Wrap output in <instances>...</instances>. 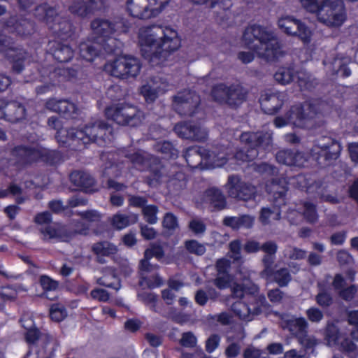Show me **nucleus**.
<instances>
[{
  "mask_svg": "<svg viewBox=\"0 0 358 358\" xmlns=\"http://www.w3.org/2000/svg\"><path fill=\"white\" fill-rule=\"evenodd\" d=\"M141 46L143 57L152 66H157L179 48L180 40L177 31L169 27H153L141 35Z\"/></svg>",
  "mask_w": 358,
  "mask_h": 358,
  "instance_id": "f257e3e1",
  "label": "nucleus"
},
{
  "mask_svg": "<svg viewBox=\"0 0 358 358\" xmlns=\"http://www.w3.org/2000/svg\"><path fill=\"white\" fill-rule=\"evenodd\" d=\"M242 45L253 52H239L238 59L245 64L254 59L255 53L267 61H273L282 55L275 34L258 25L249 26L245 29L242 38Z\"/></svg>",
  "mask_w": 358,
  "mask_h": 358,
  "instance_id": "f03ea898",
  "label": "nucleus"
},
{
  "mask_svg": "<svg viewBox=\"0 0 358 358\" xmlns=\"http://www.w3.org/2000/svg\"><path fill=\"white\" fill-rule=\"evenodd\" d=\"M243 285L244 288L240 285H233V296L227 301L232 303L231 310L241 320H250L252 315L263 311L266 299L256 295L258 288L250 280H245Z\"/></svg>",
  "mask_w": 358,
  "mask_h": 358,
  "instance_id": "7ed1b4c3",
  "label": "nucleus"
},
{
  "mask_svg": "<svg viewBox=\"0 0 358 358\" xmlns=\"http://www.w3.org/2000/svg\"><path fill=\"white\" fill-rule=\"evenodd\" d=\"M308 11L317 13L318 20L327 26H341L345 20L341 1L333 3L330 0H300Z\"/></svg>",
  "mask_w": 358,
  "mask_h": 358,
  "instance_id": "20e7f679",
  "label": "nucleus"
},
{
  "mask_svg": "<svg viewBox=\"0 0 358 358\" xmlns=\"http://www.w3.org/2000/svg\"><path fill=\"white\" fill-rule=\"evenodd\" d=\"M78 136L83 147L91 143L102 145L111 141L112 127L104 120H94L78 129Z\"/></svg>",
  "mask_w": 358,
  "mask_h": 358,
  "instance_id": "39448f33",
  "label": "nucleus"
},
{
  "mask_svg": "<svg viewBox=\"0 0 358 358\" xmlns=\"http://www.w3.org/2000/svg\"><path fill=\"white\" fill-rule=\"evenodd\" d=\"M241 140L248 147L238 152L236 157L242 161H251L257 157L259 150H269L271 134L268 132L264 134L245 132L241 135Z\"/></svg>",
  "mask_w": 358,
  "mask_h": 358,
  "instance_id": "423d86ee",
  "label": "nucleus"
},
{
  "mask_svg": "<svg viewBox=\"0 0 358 358\" xmlns=\"http://www.w3.org/2000/svg\"><path fill=\"white\" fill-rule=\"evenodd\" d=\"M106 116L120 125L137 127L144 118L143 113L136 107L129 104H117L106 109Z\"/></svg>",
  "mask_w": 358,
  "mask_h": 358,
  "instance_id": "0eeeda50",
  "label": "nucleus"
},
{
  "mask_svg": "<svg viewBox=\"0 0 358 358\" xmlns=\"http://www.w3.org/2000/svg\"><path fill=\"white\" fill-rule=\"evenodd\" d=\"M120 25L108 20L97 18L91 22V29L95 35L94 38L103 44L107 54L113 52L117 48L118 42L113 37Z\"/></svg>",
  "mask_w": 358,
  "mask_h": 358,
  "instance_id": "6e6552de",
  "label": "nucleus"
},
{
  "mask_svg": "<svg viewBox=\"0 0 358 358\" xmlns=\"http://www.w3.org/2000/svg\"><path fill=\"white\" fill-rule=\"evenodd\" d=\"M150 175L146 178V182L150 186H155L159 182L166 180L170 185H176V181L178 186L182 187L185 185V175L182 172L175 171V174H171L167 167L162 164L156 157H151L148 164Z\"/></svg>",
  "mask_w": 358,
  "mask_h": 358,
  "instance_id": "1a4fd4ad",
  "label": "nucleus"
},
{
  "mask_svg": "<svg viewBox=\"0 0 358 358\" xmlns=\"http://www.w3.org/2000/svg\"><path fill=\"white\" fill-rule=\"evenodd\" d=\"M185 158L189 166L195 169L199 167L203 158L214 166L224 165V153L222 148L213 147L210 150H206L198 147H192L187 149Z\"/></svg>",
  "mask_w": 358,
  "mask_h": 358,
  "instance_id": "9d476101",
  "label": "nucleus"
},
{
  "mask_svg": "<svg viewBox=\"0 0 358 358\" xmlns=\"http://www.w3.org/2000/svg\"><path fill=\"white\" fill-rule=\"evenodd\" d=\"M315 115L313 106L305 103L303 106H294L291 108L286 115V119L278 117L275 119L274 124L277 128H281L291 124L298 127H310L309 122Z\"/></svg>",
  "mask_w": 358,
  "mask_h": 358,
  "instance_id": "9b49d317",
  "label": "nucleus"
},
{
  "mask_svg": "<svg viewBox=\"0 0 358 358\" xmlns=\"http://www.w3.org/2000/svg\"><path fill=\"white\" fill-rule=\"evenodd\" d=\"M170 0H127L129 13L140 19H150L157 16Z\"/></svg>",
  "mask_w": 358,
  "mask_h": 358,
  "instance_id": "f8f14e48",
  "label": "nucleus"
},
{
  "mask_svg": "<svg viewBox=\"0 0 358 358\" xmlns=\"http://www.w3.org/2000/svg\"><path fill=\"white\" fill-rule=\"evenodd\" d=\"M48 151L38 145H17L10 151L11 160L22 169L31 165L44 157Z\"/></svg>",
  "mask_w": 358,
  "mask_h": 358,
  "instance_id": "ddd939ff",
  "label": "nucleus"
},
{
  "mask_svg": "<svg viewBox=\"0 0 358 358\" xmlns=\"http://www.w3.org/2000/svg\"><path fill=\"white\" fill-rule=\"evenodd\" d=\"M281 326L287 329L292 334L299 338V342L306 348L317 344L314 337L306 334L308 323L303 317H294L289 315L281 316Z\"/></svg>",
  "mask_w": 358,
  "mask_h": 358,
  "instance_id": "4468645a",
  "label": "nucleus"
},
{
  "mask_svg": "<svg viewBox=\"0 0 358 358\" xmlns=\"http://www.w3.org/2000/svg\"><path fill=\"white\" fill-rule=\"evenodd\" d=\"M269 193L273 194L274 198V206L273 209L264 208L262 210L260 220L264 224H269L273 220H278L280 213L281 205H285V193L286 192L285 187H281L278 184L273 182L271 187H267Z\"/></svg>",
  "mask_w": 358,
  "mask_h": 358,
  "instance_id": "2eb2a0df",
  "label": "nucleus"
},
{
  "mask_svg": "<svg viewBox=\"0 0 358 358\" xmlns=\"http://www.w3.org/2000/svg\"><path fill=\"white\" fill-rule=\"evenodd\" d=\"M176 111L182 116H192L198 110L200 96L192 90L179 92L173 98Z\"/></svg>",
  "mask_w": 358,
  "mask_h": 358,
  "instance_id": "dca6fc26",
  "label": "nucleus"
},
{
  "mask_svg": "<svg viewBox=\"0 0 358 358\" xmlns=\"http://www.w3.org/2000/svg\"><path fill=\"white\" fill-rule=\"evenodd\" d=\"M325 341L329 346H336L347 352L352 358H357L358 351L356 345L338 332L334 324H329L326 329Z\"/></svg>",
  "mask_w": 358,
  "mask_h": 358,
  "instance_id": "f3484780",
  "label": "nucleus"
},
{
  "mask_svg": "<svg viewBox=\"0 0 358 358\" xmlns=\"http://www.w3.org/2000/svg\"><path fill=\"white\" fill-rule=\"evenodd\" d=\"M26 116L24 106L17 101H8L0 99V118H5L9 122H17Z\"/></svg>",
  "mask_w": 358,
  "mask_h": 358,
  "instance_id": "a211bd4d",
  "label": "nucleus"
},
{
  "mask_svg": "<svg viewBox=\"0 0 358 358\" xmlns=\"http://www.w3.org/2000/svg\"><path fill=\"white\" fill-rule=\"evenodd\" d=\"M174 131L182 138L203 141L208 136L207 131L200 124L192 122H180L175 125Z\"/></svg>",
  "mask_w": 358,
  "mask_h": 358,
  "instance_id": "6ab92c4d",
  "label": "nucleus"
},
{
  "mask_svg": "<svg viewBox=\"0 0 358 358\" xmlns=\"http://www.w3.org/2000/svg\"><path fill=\"white\" fill-rule=\"evenodd\" d=\"M313 147L311 155L316 161L324 157V160L336 159L340 152V145L329 138H324Z\"/></svg>",
  "mask_w": 358,
  "mask_h": 358,
  "instance_id": "aec40b11",
  "label": "nucleus"
},
{
  "mask_svg": "<svg viewBox=\"0 0 358 358\" xmlns=\"http://www.w3.org/2000/svg\"><path fill=\"white\" fill-rule=\"evenodd\" d=\"M6 25L11 32L22 36L30 35L34 31V22L22 15L10 17Z\"/></svg>",
  "mask_w": 358,
  "mask_h": 358,
  "instance_id": "412c9836",
  "label": "nucleus"
},
{
  "mask_svg": "<svg viewBox=\"0 0 358 358\" xmlns=\"http://www.w3.org/2000/svg\"><path fill=\"white\" fill-rule=\"evenodd\" d=\"M45 108L68 117H75L74 115L78 113L77 106L66 99H50L45 103Z\"/></svg>",
  "mask_w": 358,
  "mask_h": 358,
  "instance_id": "4be33fe9",
  "label": "nucleus"
},
{
  "mask_svg": "<svg viewBox=\"0 0 358 358\" xmlns=\"http://www.w3.org/2000/svg\"><path fill=\"white\" fill-rule=\"evenodd\" d=\"M34 15L38 21L45 23L47 27L49 28L56 21L59 15L55 6H50L45 2L35 7Z\"/></svg>",
  "mask_w": 358,
  "mask_h": 358,
  "instance_id": "5701e85b",
  "label": "nucleus"
},
{
  "mask_svg": "<svg viewBox=\"0 0 358 358\" xmlns=\"http://www.w3.org/2000/svg\"><path fill=\"white\" fill-rule=\"evenodd\" d=\"M202 201L211 211H220L224 208V195L222 189L210 187L203 194Z\"/></svg>",
  "mask_w": 358,
  "mask_h": 358,
  "instance_id": "b1692460",
  "label": "nucleus"
},
{
  "mask_svg": "<svg viewBox=\"0 0 358 358\" xmlns=\"http://www.w3.org/2000/svg\"><path fill=\"white\" fill-rule=\"evenodd\" d=\"M80 56L88 62H92L94 58L105 52L103 44L94 38L82 42L79 45Z\"/></svg>",
  "mask_w": 358,
  "mask_h": 358,
  "instance_id": "393cba45",
  "label": "nucleus"
},
{
  "mask_svg": "<svg viewBox=\"0 0 358 358\" xmlns=\"http://www.w3.org/2000/svg\"><path fill=\"white\" fill-rule=\"evenodd\" d=\"M265 269L262 271L263 278L268 280H274L280 286H286L291 280V276L285 268L278 270L273 273L271 268L272 260H269L267 257L263 259Z\"/></svg>",
  "mask_w": 358,
  "mask_h": 358,
  "instance_id": "a878e982",
  "label": "nucleus"
},
{
  "mask_svg": "<svg viewBox=\"0 0 358 358\" xmlns=\"http://www.w3.org/2000/svg\"><path fill=\"white\" fill-rule=\"evenodd\" d=\"M78 129L75 128L59 129L57 131L55 138L59 143L66 147H71L73 149L81 150L79 145H82L80 136H78Z\"/></svg>",
  "mask_w": 358,
  "mask_h": 358,
  "instance_id": "bb28decb",
  "label": "nucleus"
},
{
  "mask_svg": "<svg viewBox=\"0 0 358 358\" xmlns=\"http://www.w3.org/2000/svg\"><path fill=\"white\" fill-rule=\"evenodd\" d=\"M39 231L43 241H48L52 239H57L62 241H68L69 236L66 231V227L57 223H52L49 225L39 227Z\"/></svg>",
  "mask_w": 358,
  "mask_h": 358,
  "instance_id": "cd10ccee",
  "label": "nucleus"
},
{
  "mask_svg": "<svg viewBox=\"0 0 358 358\" xmlns=\"http://www.w3.org/2000/svg\"><path fill=\"white\" fill-rule=\"evenodd\" d=\"M284 94L282 93H265L261 96L260 103L262 109L267 113H273L278 111L283 103Z\"/></svg>",
  "mask_w": 358,
  "mask_h": 358,
  "instance_id": "c85d7f7f",
  "label": "nucleus"
},
{
  "mask_svg": "<svg viewBox=\"0 0 358 358\" xmlns=\"http://www.w3.org/2000/svg\"><path fill=\"white\" fill-rule=\"evenodd\" d=\"M71 182L85 192H92L94 191L95 180L88 173L82 171H74L70 176Z\"/></svg>",
  "mask_w": 358,
  "mask_h": 358,
  "instance_id": "c756f323",
  "label": "nucleus"
},
{
  "mask_svg": "<svg viewBox=\"0 0 358 358\" xmlns=\"http://www.w3.org/2000/svg\"><path fill=\"white\" fill-rule=\"evenodd\" d=\"M92 250L96 255V262L100 264H105L104 257L115 255L118 249L115 245L108 241H100L92 245Z\"/></svg>",
  "mask_w": 358,
  "mask_h": 358,
  "instance_id": "7c9ffc66",
  "label": "nucleus"
},
{
  "mask_svg": "<svg viewBox=\"0 0 358 358\" xmlns=\"http://www.w3.org/2000/svg\"><path fill=\"white\" fill-rule=\"evenodd\" d=\"M276 159L279 163L288 166H302L306 162V159L301 152L281 150L276 155Z\"/></svg>",
  "mask_w": 358,
  "mask_h": 358,
  "instance_id": "2f4dec72",
  "label": "nucleus"
},
{
  "mask_svg": "<svg viewBox=\"0 0 358 358\" xmlns=\"http://www.w3.org/2000/svg\"><path fill=\"white\" fill-rule=\"evenodd\" d=\"M50 50L55 59L61 63L69 62L74 55L71 46L59 42L53 43Z\"/></svg>",
  "mask_w": 358,
  "mask_h": 358,
  "instance_id": "473e14b6",
  "label": "nucleus"
},
{
  "mask_svg": "<svg viewBox=\"0 0 358 358\" xmlns=\"http://www.w3.org/2000/svg\"><path fill=\"white\" fill-rule=\"evenodd\" d=\"M54 34L62 38L71 36L73 33L72 23L64 18L58 16L56 21L48 28Z\"/></svg>",
  "mask_w": 358,
  "mask_h": 358,
  "instance_id": "72a5a7b5",
  "label": "nucleus"
},
{
  "mask_svg": "<svg viewBox=\"0 0 358 358\" xmlns=\"http://www.w3.org/2000/svg\"><path fill=\"white\" fill-rule=\"evenodd\" d=\"M300 22L301 20L292 16L285 15L279 18L278 25V27L286 34L295 36Z\"/></svg>",
  "mask_w": 358,
  "mask_h": 358,
  "instance_id": "f704fd0d",
  "label": "nucleus"
},
{
  "mask_svg": "<svg viewBox=\"0 0 358 358\" xmlns=\"http://www.w3.org/2000/svg\"><path fill=\"white\" fill-rule=\"evenodd\" d=\"M245 97V92L239 85L229 87L225 91V103L230 106H238L241 104Z\"/></svg>",
  "mask_w": 358,
  "mask_h": 358,
  "instance_id": "c9c22d12",
  "label": "nucleus"
},
{
  "mask_svg": "<svg viewBox=\"0 0 358 358\" xmlns=\"http://www.w3.org/2000/svg\"><path fill=\"white\" fill-rule=\"evenodd\" d=\"M120 57L105 64L104 70L110 76L118 78H127V71L124 68Z\"/></svg>",
  "mask_w": 358,
  "mask_h": 358,
  "instance_id": "e433bc0d",
  "label": "nucleus"
},
{
  "mask_svg": "<svg viewBox=\"0 0 358 358\" xmlns=\"http://www.w3.org/2000/svg\"><path fill=\"white\" fill-rule=\"evenodd\" d=\"M125 71H127V77H136L141 69V64L138 59L134 57L124 55L120 57Z\"/></svg>",
  "mask_w": 358,
  "mask_h": 358,
  "instance_id": "4c0bfd02",
  "label": "nucleus"
},
{
  "mask_svg": "<svg viewBox=\"0 0 358 358\" xmlns=\"http://www.w3.org/2000/svg\"><path fill=\"white\" fill-rule=\"evenodd\" d=\"M137 220L138 215L136 214H116L113 217L112 224L117 229H122L136 223Z\"/></svg>",
  "mask_w": 358,
  "mask_h": 358,
  "instance_id": "58836bf2",
  "label": "nucleus"
},
{
  "mask_svg": "<svg viewBox=\"0 0 358 358\" xmlns=\"http://www.w3.org/2000/svg\"><path fill=\"white\" fill-rule=\"evenodd\" d=\"M155 149L157 152L163 154L166 158H175L178 153L173 145L169 141L157 143L155 145Z\"/></svg>",
  "mask_w": 358,
  "mask_h": 358,
  "instance_id": "ea45409f",
  "label": "nucleus"
},
{
  "mask_svg": "<svg viewBox=\"0 0 358 358\" xmlns=\"http://www.w3.org/2000/svg\"><path fill=\"white\" fill-rule=\"evenodd\" d=\"M29 62V55L24 50H20L15 55H13V70L17 73H20L24 69L26 64Z\"/></svg>",
  "mask_w": 358,
  "mask_h": 358,
  "instance_id": "a19ab883",
  "label": "nucleus"
},
{
  "mask_svg": "<svg viewBox=\"0 0 358 358\" xmlns=\"http://www.w3.org/2000/svg\"><path fill=\"white\" fill-rule=\"evenodd\" d=\"M295 36H297L303 43L308 44L314 40L315 34L310 28L301 21Z\"/></svg>",
  "mask_w": 358,
  "mask_h": 358,
  "instance_id": "79ce46f5",
  "label": "nucleus"
},
{
  "mask_svg": "<svg viewBox=\"0 0 358 358\" xmlns=\"http://www.w3.org/2000/svg\"><path fill=\"white\" fill-rule=\"evenodd\" d=\"M355 275V272L352 269L346 272L345 278L341 274H337L333 281L334 288L340 292L348 285V281L352 282L354 280Z\"/></svg>",
  "mask_w": 358,
  "mask_h": 358,
  "instance_id": "37998d69",
  "label": "nucleus"
},
{
  "mask_svg": "<svg viewBox=\"0 0 358 358\" xmlns=\"http://www.w3.org/2000/svg\"><path fill=\"white\" fill-rule=\"evenodd\" d=\"M298 210L300 211V213L303 215L304 217L310 222H314L317 219L315 206L308 202H305L301 204L298 208Z\"/></svg>",
  "mask_w": 358,
  "mask_h": 358,
  "instance_id": "c03bdc74",
  "label": "nucleus"
},
{
  "mask_svg": "<svg viewBox=\"0 0 358 358\" xmlns=\"http://www.w3.org/2000/svg\"><path fill=\"white\" fill-rule=\"evenodd\" d=\"M274 78L281 85L289 84L293 79V71L289 68H280L275 73Z\"/></svg>",
  "mask_w": 358,
  "mask_h": 358,
  "instance_id": "a18cd8bd",
  "label": "nucleus"
},
{
  "mask_svg": "<svg viewBox=\"0 0 358 358\" xmlns=\"http://www.w3.org/2000/svg\"><path fill=\"white\" fill-rule=\"evenodd\" d=\"M150 258H146L144 255L143 259L140 262L139 270L142 279L146 278L149 273L156 271L159 266L150 262Z\"/></svg>",
  "mask_w": 358,
  "mask_h": 358,
  "instance_id": "49530a36",
  "label": "nucleus"
},
{
  "mask_svg": "<svg viewBox=\"0 0 358 358\" xmlns=\"http://www.w3.org/2000/svg\"><path fill=\"white\" fill-rule=\"evenodd\" d=\"M88 227L81 221L73 222L69 227H66V231L69 234L68 241L76 234H85Z\"/></svg>",
  "mask_w": 358,
  "mask_h": 358,
  "instance_id": "de8ad7c7",
  "label": "nucleus"
},
{
  "mask_svg": "<svg viewBox=\"0 0 358 358\" xmlns=\"http://www.w3.org/2000/svg\"><path fill=\"white\" fill-rule=\"evenodd\" d=\"M158 207L155 205H147L142 209V213L147 222L153 224L157 223Z\"/></svg>",
  "mask_w": 358,
  "mask_h": 358,
  "instance_id": "09e8293b",
  "label": "nucleus"
},
{
  "mask_svg": "<svg viewBox=\"0 0 358 358\" xmlns=\"http://www.w3.org/2000/svg\"><path fill=\"white\" fill-rule=\"evenodd\" d=\"M25 339L28 343L34 344L38 339L43 340L46 343L50 339V338L46 334H41L37 328L34 327L32 329H29L27 331L25 334Z\"/></svg>",
  "mask_w": 358,
  "mask_h": 358,
  "instance_id": "8fccbe9b",
  "label": "nucleus"
},
{
  "mask_svg": "<svg viewBox=\"0 0 358 358\" xmlns=\"http://www.w3.org/2000/svg\"><path fill=\"white\" fill-rule=\"evenodd\" d=\"M152 156L149 155H144L139 152H132L127 154V157L131 163L135 165L148 166L150 162V158Z\"/></svg>",
  "mask_w": 358,
  "mask_h": 358,
  "instance_id": "3c124183",
  "label": "nucleus"
},
{
  "mask_svg": "<svg viewBox=\"0 0 358 358\" xmlns=\"http://www.w3.org/2000/svg\"><path fill=\"white\" fill-rule=\"evenodd\" d=\"M140 92L144 96L145 101L150 103L157 98L159 94L152 83L143 85L140 89Z\"/></svg>",
  "mask_w": 358,
  "mask_h": 358,
  "instance_id": "603ef678",
  "label": "nucleus"
},
{
  "mask_svg": "<svg viewBox=\"0 0 358 358\" xmlns=\"http://www.w3.org/2000/svg\"><path fill=\"white\" fill-rule=\"evenodd\" d=\"M185 246L189 253L196 255H202L206 252L205 246L195 240L185 241Z\"/></svg>",
  "mask_w": 358,
  "mask_h": 358,
  "instance_id": "864d4df0",
  "label": "nucleus"
},
{
  "mask_svg": "<svg viewBox=\"0 0 358 358\" xmlns=\"http://www.w3.org/2000/svg\"><path fill=\"white\" fill-rule=\"evenodd\" d=\"M40 283L45 291L43 294L45 296L46 298L52 299V298H50L48 295V292L56 290L58 287L57 282L53 280L52 279L46 275H43L41 277Z\"/></svg>",
  "mask_w": 358,
  "mask_h": 358,
  "instance_id": "5fc2aeb1",
  "label": "nucleus"
},
{
  "mask_svg": "<svg viewBox=\"0 0 358 358\" xmlns=\"http://www.w3.org/2000/svg\"><path fill=\"white\" fill-rule=\"evenodd\" d=\"M236 196L242 200H250L252 198L256 199L255 188L251 185H244L241 187Z\"/></svg>",
  "mask_w": 358,
  "mask_h": 358,
  "instance_id": "6e6d98bb",
  "label": "nucleus"
},
{
  "mask_svg": "<svg viewBox=\"0 0 358 358\" xmlns=\"http://www.w3.org/2000/svg\"><path fill=\"white\" fill-rule=\"evenodd\" d=\"M144 255L146 258L151 259L154 257L157 259H161L164 256V251L160 245L152 244L145 250Z\"/></svg>",
  "mask_w": 358,
  "mask_h": 358,
  "instance_id": "4d7b16f0",
  "label": "nucleus"
},
{
  "mask_svg": "<svg viewBox=\"0 0 358 358\" xmlns=\"http://www.w3.org/2000/svg\"><path fill=\"white\" fill-rule=\"evenodd\" d=\"M162 224L165 229L170 231L175 230L178 227L177 217L171 213L165 214Z\"/></svg>",
  "mask_w": 358,
  "mask_h": 358,
  "instance_id": "13d9d810",
  "label": "nucleus"
},
{
  "mask_svg": "<svg viewBox=\"0 0 358 358\" xmlns=\"http://www.w3.org/2000/svg\"><path fill=\"white\" fill-rule=\"evenodd\" d=\"M180 344L185 348H194L196 345V338L190 331L185 332L182 334Z\"/></svg>",
  "mask_w": 358,
  "mask_h": 358,
  "instance_id": "bf43d9fd",
  "label": "nucleus"
},
{
  "mask_svg": "<svg viewBox=\"0 0 358 358\" xmlns=\"http://www.w3.org/2000/svg\"><path fill=\"white\" fill-rule=\"evenodd\" d=\"M34 222L40 226V227H43L47 225L52 224V215L48 212L45 211L43 213H38L34 217Z\"/></svg>",
  "mask_w": 358,
  "mask_h": 358,
  "instance_id": "052dcab7",
  "label": "nucleus"
},
{
  "mask_svg": "<svg viewBox=\"0 0 358 358\" xmlns=\"http://www.w3.org/2000/svg\"><path fill=\"white\" fill-rule=\"evenodd\" d=\"M218 277L214 280V284L219 289H222L224 287V259H220L216 264Z\"/></svg>",
  "mask_w": 358,
  "mask_h": 358,
  "instance_id": "680f3d73",
  "label": "nucleus"
},
{
  "mask_svg": "<svg viewBox=\"0 0 358 358\" xmlns=\"http://www.w3.org/2000/svg\"><path fill=\"white\" fill-rule=\"evenodd\" d=\"M152 85L157 90L158 93L165 92L169 86V83L165 78L161 77H155L151 80Z\"/></svg>",
  "mask_w": 358,
  "mask_h": 358,
  "instance_id": "e2e57ef3",
  "label": "nucleus"
},
{
  "mask_svg": "<svg viewBox=\"0 0 358 358\" xmlns=\"http://www.w3.org/2000/svg\"><path fill=\"white\" fill-rule=\"evenodd\" d=\"M229 256L233 262L241 259V243L238 241H234L230 243Z\"/></svg>",
  "mask_w": 358,
  "mask_h": 358,
  "instance_id": "0e129e2a",
  "label": "nucleus"
},
{
  "mask_svg": "<svg viewBox=\"0 0 358 358\" xmlns=\"http://www.w3.org/2000/svg\"><path fill=\"white\" fill-rule=\"evenodd\" d=\"M17 296V292L10 287H0V297L3 301H13Z\"/></svg>",
  "mask_w": 358,
  "mask_h": 358,
  "instance_id": "69168bd1",
  "label": "nucleus"
},
{
  "mask_svg": "<svg viewBox=\"0 0 358 358\" xmlns=\"http://www.w3.org/2000/svg\"><path fill=\"white\" fill-rule=\"evenodd\" d=\"M128 202L129 206L136 208H142L147 206V199L144 196L137 195H129Z\"/></svg>",
  "mask_w": 358,
  "mask_h": 358,
  "instance_id": "338daca9",
  "label": "nucleus"
},
{
  "mask_svg": "<svg viewBox=\"0 0 358 358\" xmlns=\"http://www.w3.org/2000/svg\"><path fill=\"white\" fill-rule=\"evenodd\" d=\"M306 315L308 320L313 322H319L323 317L322 312L315 307L308 308L306 310Z\"/></svg>",
  "mask_w": 358,
  "mask_h": 358,
  "instance_id": "774afa93",
  "label": "nucleus"
}]
</instances>
